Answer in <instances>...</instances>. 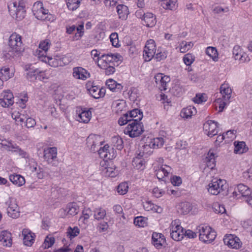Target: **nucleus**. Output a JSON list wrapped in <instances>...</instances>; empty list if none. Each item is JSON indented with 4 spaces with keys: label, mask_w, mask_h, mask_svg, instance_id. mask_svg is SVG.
<instances>
[{
    "label": "nucleus",
    "mask_w": 252,
    "mask_h": 252,
    "mask_svg": "<svg viewBox=\"0 0 252 252\" xmlns=\"http://www.w3.org/2000/svg\"><path fill=\"white\" fill-rule=\"evenodd\" d=\"M8 7L10 14L17 21H20L25 17L26 10L23 1L13 2Z\"/></svg>",
    "instance_id": "1"
},
{
    "label": "nucleus",
    "mask_w": 252,
    "mask_h": 252,
    "mask_svg": "<svg viewBox=\"0 0 252 252\" xmlns=\"http://www.w3.org/2000/svg\"><path fill=\"white\" fill-rule=\"evenodd\" d=\"M144 131L142 123L137 120H132L130 123L124 129V133L130 137H136L141 135Z\"/></svg>",
    "instance_id": "2"
},
{
    "label": "nucleus",
    "mask_w": 252,
    "mask_h": 252,
    "mask_svg": "<svg viewBox=\"0 0 252 252\" xmlns=\"http://www.w3.org/2000/svg\"><path fill=\"white\" fill-rule=\"evenodd\" d=\"M197 229L199 233V239L204 243H210L214 241L216 237V232L207 226H199Z\"/></svg>",
    "instance_id": "3"
},
{
    "label": "nucleus",
    "mask_w": 252,
    "mask_h": 252,
    "mask_svg": "<svg viewBox=\"0 0 252 252\" xmlns=\"http://www.w3.org/2000/svg\"><path fill=\"white\" fill-rule=\"evenodd\" d=\"M5 205L7 206V213L8 216L13 219L17 218L20 216L19 208L16 199L11 197H9L5 202Z\"/></svg>",
    "instance_id": "4"
},
{
    "label": "nucleus",
    "mask_w": 252,
    "mask_h": 252,
    "mask_svg": "<svg viewBox=\"0 0 252 252\" xmlns=\"http://www.w3.org/2000/svg\"><path fill=\"white\" fill-rule=\"evenodd\" d=\"M9 46L12 52L20 53L24 50L21 36L16 33H12L9 38Z\"/></svg>",
    "instance_id": "5"
},
{
    "label": "nucleus",
    "mask_w": 252,
    "mask_h": 252,
    "mask_svg": "<svg viewBox=\"0 0 252 252\" xmlns=\"http://www.w3.org/2000/svg\"><path fill=\"white\" fill-rule=\"evenodd\" d=\"M178 220L173 221L170 226L171 238L175 241H180L184 237V228L178 224Z\"/></svg>",
    "instance_id": "6"
},
{
    "label": "nucleus",
    "mask_w": 252,
    "mask_h": 252,
    "mask_svg": "<svg viewBox=\"0 0 252 252\" xmlns=\"http://www.w3.org/2000/svg\"><path fill=\"white\" fill-rule=\"evenodd\" d=\"M225 182L224 180L220 179L212 180L208 186V192L211 194L217 195L226 189V186L225 185Z\"/></svg>",
    "instance_id": "7"
},
{
    "label": "nucleus",
    "mask_w": 252,
    "mask_h": 252,
    "mask_svg": "<svg viewBox=\"0 0 252 252\" xmlns=\"http://www.w3.org/2000/svg\"><path fill=\"white\" fill-rule=\"evenodd\" d=\"M155 42L153 39H150L146 42L143 51V58L145 61L149 62L154 57L156 53Z\"/></svg>",
    "instance_id": "8"
},
{
    "label": "nucleus",
    "mask_w": 252,
    "mask_h": 252,
    "mask_svg": "<svg viewBox=\"0 0 252 252\" xmlns=\"http://www.w3.org/2000/svg\"><path fill=\"white\" fill-rule=\"evenodd\" d=\"M57 149L56 147H50L44 151V159L50 164L56 166L57 164Z\"/></svg>",
    "instance_id": "9"
},
{
    "label": "nucleus",
    "mask_w": 252,
    "mask_h": 252,
    "mask_svg": "<svg viewBox=\"0 0 252 252\" xmlns=\"http://www.w3.org/2000/svg\"><path fill=\"white\" fill-rule=\"evenodd\" d=\"M87 145L93 152L98 151L96 148L103 144V142L101 140L100 135L95 134H90L86 139Z\"/></svg>",
    "instance_id": "10"
},
{
    "label": "nucleus",
    "mask_w": 252,
    "mask_h": 252,
    "mask_svg": "<svg viewBox=\"0 0 252 252\" xmlns=\"http://www.w3.org/2000/svg\"><path fill=\"white\" fill-rule=\"evenodd\" d=\"M33 12L35 17L40 20H47L48 10L45 9L42 2L35 3L33 5Z\"/></svg>",
    "instance_id": "11"
},
{
    "label": "nucleus",
    "mask_w": 252,
    "mask_h": 252,
    "mask_svg": "<svg viewBox=\"0 0 252 252\" xmlns=\"http://www.w3.org/2000/svg\"><path fill=\"white\" fill-rule=\"evenodd\" d=\"M13 94L10 91H3L0 94V104L2 107L7 108L14 102Z\"/></svg>",
    "instance_id": "12"
},
{
    "label": "nucleus",
    "mask_w": 252,
    "mask_h": 252,
    "mask_svg": "<svg viewBox=\"0 0 252 252\" xmlns=\"http://www.w3.org/2000/svg\"><path fill=\"white\" fill-rule=\"evenodd\" d=\"M219 127V124L213 120H208L203 125V129L206 134L212 137L218 133L217 128Z\"/></svg>",
    "instance_id": "13"
},
{
    "label": "nucleus",
    "mask_w": 252,
    "mask_h": 252,
    "mask_svg": "<svg viewBox=\"0 0 252 252\" xmlns=\"http://www.w3.org/2000/svg\"><path fill=\"white\" fill-rule=\"evenodd\" d=\"M98 152L99 157L104 160H112L116 156L114 149H110L108 145H105L103 147L100 148Z\"/></svg>",
    "instance_id": "14"
},
{
    "label": "nucleus",
    "mask_w": 252,
    "mask_h": 252,
    "mask_svg": "<svg viewBox=\"0 0 252 252\" xmlns=\"http://www.w3.org/2000/svg\"><path fill=\"white\" fill-rule=\"evenodd\" d=\"M225 245L233 249H239L241 247V243L240 239L233 235H226L223 238Z\"/></svg>",
    "instance_id": "15"
},
{
    "label": "nucleus",
    "mask_w": 252,
    "mask_h": 252,
    "mask_svg": "<svg viewBox=\"0 0 252 252\" xmlns=\"http://www.w3.org/2000/svg\"><path fill=\"white\" fill-rule=\"evenodd\" d=\"M171 171V168L170 166L166 165H162L158 167V168L156 170V174L159 180L166 182L167 181V177Z\"/></svg>",
    "instance_id": "16"
},
{
    "label": "nucleus",
    "mask_w": 252,
    "mask_h": 252,
    "mask_svg": "<svg viewBox=\"0 0 252 252\" xmlns=\"http://www.w3.org/2000/svg\"><path fill=\"white\" fill-rule=\"evenodd\" d=\"M73 76L77 79L86 80L90 77V74L84 68L80 66L75 67L73 68Z\"/></svg>",
    "instance_id": "17"
},
{
    "label": "nucleus",
    "mask_w": 252,
    "mask_h": 252,
    "mask_svg": "<svg viewBox=\"0 0 252 252\" xmlns=\"http://www.w3.org/2000/svg\"><path fill=\"white\" fill-rule=\"evenodd\" d=\"M23 243L27 246H31L34 241L35 234L28 229H24L22 231Z\"/></svg>",
    "instance_id": "18"
},
{
    "label": "nucleus",
    "mask_w": 252,
    "mask_h": 252,
    "mask_svg": "<svg viewBox=\"0 0 252 252\" xmlns=\"http://www.w3.org/2000/svg\"><path fill=\"white\" fill-rule=\"evenodd\" d=\"M5 146L6 147V148L8 151L16 153L22 158H29V155L24 150H22L16 144H13L11 142H9L8 144L5 145Z\"/></svg>",
    "instance_id": "19"
},
{
    "label": "nucleus",
    "mask_w": 252,
    "mask_h": 252,
    "mask_svg": "<svg viewBox=\"0 0 252 252\" xmlns=\"http://www.w3.org/2000/svg\"><path fill=\"white\" fill-rule=\"evenodd\" d=\"M143 17V25L148 27H153L156 25V18L153 13L150 12L144 13Z\"/></svg>",
    "instance_id": "20"
},
{
    "label": "nucleus",
    "mask_w": 252,
    "mask_h": 252,
    "mask_svg": "<svg viewBox=\"0 0 252 252\" xmlns=\"http://www.w3.org/2000/svg\"><path fill=\"white\" fill-rule=\"evenodd\" d=\"M152 243L157 248H159L165 243V239L161 233L154 232L152 235Z\"/></svg>",
    "instance_id": "21"
},
{
    "label": "nucleus",
    "mask_w": 252,
    "mask_h": 252,
    "mask_svg": "<svg viewBox=\"0 0 252 252\" xmlns=\"http://www.w3.org/2000/svg\"><path fill=\"white\" fill-rule=\"evenodd\" d=\"M0 242L4 246L10 247L12 245L11 234L7 231H2L0 233Z\"/></svg>",
    "instance_id": "22"
},
{
    "label": "nucleus",
    "mask_w": 252,
    "mask_h": 252,
    "mask_svg": "<svg viewBox=\"0 0 252 252\" xmlns=\"http://www.w3.org/2000/svg\"><path fill=\"white\" fill-rule=\"evenodd\" d=\"M117 11L119 18L122 20H126L129 13L127 6L124 4L118 5L117 6Z\"/></svg>",
    "instance_id": "23"
},
{
    "label": "nucleus",
    "mask_w": 252,
    "mask_h": 252,
    "mask_svg": "<svg viewBox=\"0 0 252 252\" xmlns=\"http://www.w3.org/2000/svg\"><path fill=\"white\" fill-rule=\"evenodd\" d=\"M192 209L191 205L188 202H183L179 204L177 206V212L181 215L188 214Z\"/></svg>",
    "instance_id": "24"
},
{
    "label": "nucleus",
    "mask_w": 252,
    "mask_h": 252,
    "mask_svg": "<svg viewBox=\"0 0 252 252\" xmlns=\"http://www.w3.org/2000/svg\"><path fill=\"white\" fill-rule=\"evenodd\" d=\"M106 85L108 88L114 92H121L123 87L121 84L118 83L112 79H108L106 82Z\"/></svg>",
    "instance_id": "25"
},
{
    "label": "nucleus",
    "mask_w": 252,
    "mask_h": 252,
    "mask_svg": "<svg viewBox=\"0 0 252 252\" xmlns=\"http://www.w3.org/2000/svg\"><path fill=\"white\" fill-rule=\"evenodd\" d=\"M155 78L156 79V82L157 84H158V81H159L160 85V86L159 87L160 90H166V84L170 81L169 77L167 76H162V74H159L155 76Z\"/></svg>",
    "instance_id": "26"
},
{
    "label": "nucleus",
    "mask_w": 252,
    "mask_h": 252,
    "mask_svg": "<svg viewBox=\"0 0 252 252\" xmlns=\"http://www.w3.org/2000/svg\"><path fill=\"white\" fill-rule=\"evenodd\" d=\"M51 45V43L49 40L46 39L41 41L40 44H39V48L41 50L37 51L36 52H38V57H40L41 56H44L46 55V52L49 49L50 45Z\"/></svg>",
    "instance_id": "27"
},
{
    "label": "nucleus",
    "mask_w": 252,
    "mask_h": 252,
    "mask_svg": "<svg viewBox=\"0 0 252 252\" xmlns=\"http://www.w3.org/2000/svg\"><path fill=\"white\" fill-rule=\"evenodd\" d=\"M9 179L13 184L18 187H21L25 183V178L19 174H11L9 175Z\"/></svg>",
    "instance_id": "28"
},
{
    "label": "nucleus",
    "mask_w": 252,
    "mask_h": 252,
    "mask_svg": "<svg viewBox=\"0 0 252 252\" xmlns=\"http://www.w3.org/2000/svg\"><path fill=\"white\" fill-rule=\"evenodd\" d=\"M237 191H238L243 197L250 195L251 193L250 189L244 184H239L237 186V188L235 189V190L233 193L234 195L235 194L236 195H237Z\"/></svg>",
    "instance_id": "29"
},
{
    "label": "nucleus",
    "mask_w": 252,
    "mask_h": 252,
    "mask_svg": "<svg viewBox=\"0 0 252 252\" xmlns=\"http://www.w3.org/2000/svg\"><path fill=\"white\" fill-rule=\"evenodd\" d=\"M231 89L228 86L227 84H223L220 87V93L222 95L223 99L227 101L231 97Z\"/></svg>",
    "instance_id": "30"
},
{
    "label": "nucleus",
    "mask_w": 252,
    "mask_h": 252,
    "mask_svg": "<svg viewBox=\"0 0 252 252\" xmlns=\"http://www.w3.org/2000/svg\"><path fill=\"white\" fill-rule=\"evenodd\" d=\"M206 165L208 168L213 169L216 166L215 155L209 150L205 158Z\"/></svg>",
    "instance_id": "31"
},
{
    "label": "nucleus",
    "mask_w": 252,
    "mask_h": 252,
    "mask_svg": "<svg viewBox=\"0 0 252 252\" xmlns=\"http://www.w3.org/2000/svg\"><path fill=\"white\" fill-rule=\"evenodd\" d=\"M14 75L13 71L10 72L8 67H3L0 70V79L3 81H7L12 78Z\"/></svg>",
    "instance_id": "32"
},
{
    "label": "nucleus",
    "mask_w": 252,
    "mask_h": 252,
    "mask_svg": "<svg viewBox=\"0 0 252 252\" xmlns=\"http://www.w3.org/2000/svg\"><path fill=\"white\" fill-rule=\"evenodd\" d=\"M234 153L236 154H243L246 153L248 150V148L246 146L245 142L235 141L234 142Z\"/></svg>",
    "instance_id": "33"
},
{
    "label": "nucleus",
    "mask_w": 252,
    "mask_h": 252,
    "mask_svg": "<svg viewBox=\"0 0 252 252\" xmlns=\"http://www.w3.org/2000/svg\"><path fill=\"white\" fill-rule=\"evenodd\" d=\"M79 210V207L77 203L71 202L67 205L65 211H67L68 214L74 216L78 214Z\"/></svg>",
    "instance_id": "34"
},
{
    "label": "nucleus",
    "mask_w": 252,
    "mask_h": 252,
    "mask_svg": "<svg viewBox=\"0 0 252 252\" xmlns=\"http://www.w3.org/2000/svg\"><path fill=\"white\" fill-rule=\"evenodd\" d=\"M149 142V146L152 148H158L161 147L164 143L163 138L162 137H157L150 140Z\"/></svg>",
    "instance_id": "35"
},
{
    "label": "nucleus",
    "mask_w": 252,
    "mask_h": 252,
    "mask_svg": "<svg viewBox=\"0 0 252 252\" xmlns=\"http://www.w3.org/2000/svg\"><path fill=\"white\" fill-rule=\"evenodd\" d=\"M128 117L131 120H137L140 121L143 118V113L138 109H134L128 112Z\"/></svg>",
    "instance_id": "36"
},
{
    "label": "nucleus",
    "mask_w": 252,
    "mask_h": 252,
    "mask_svg": "<svg viewBox=\"0 0 252 252\" xmlns=\"http://www.w3.org/2000/svg\"><path fill=\"white\" fill-rule=\"evenodd\" d=\"M196 109L194 107L189 106L182 109L181 115L184 118L188 119L196 113Z\"/></svg>",
    "instance_id": "37"
},
{
    "label": "nucleus",
    "mask_w": 252,
    "mask_h": 252,
    "mask_svg": "<svg viewBox=\"0 0 252 252\" xmlns=\"http://www.w3.org/2000/svg\"><path fill=\"white\" fill-rule=\"evenodd\" d=\"M113 64H106L104 63H97V65L101 69H104V73L106 75H110L113 74L115 71V68Z\"/></svg>",
    "instance_id": "38"
},
{
    "label": "nucleus",
    "mask_w": 252,
    "mask_h": 252,
    "mask_svg": "<svg viewBox=\"0 0 252 252\" xmlns=\"http://www.w3.org/2000/svg\"><path fill=\"white\" fill-rule=\"evenodd\" d=\"M113 146L121 151L124 148V142L122 138L119 136H114L112 139Z\"/></svg>",
    "instance_id": "39"
},
{
    "label": "nucleus",
    "mask_w": 252,
    "mask_h": 252,
    "mask_svg": "<svg viewBox=\"0 0 252 252\" xmlns=\"http://www.w3.org/2000/svg\"><path fill=\"white\" fill-rule=\"evenodd\" d=\"M80 233V230L77 226L73 228L69 226L67 229V236L70 239L76 237Z\"/></svg>",
    "instance_id": "40"
},
{
    "label": "nucleus",
    "mask_w": 252,
    "mask_h": 252,
    "mask_svg": "<svg viewBox=\"0 0 252 252\" xmlns=\"http://www.w3.org/2000/svg\"><path fill=\"white\" fill-rule=\"evenodd\" d=\"M44 58L45 60H43L42 61L48 62V64L52 67H56L60 65L61 61L55 58L46 56V55L45 56Z\"/></svg>",
    "instance_id": "41"
},
{
    "label": "nucleus",
    "mask_w": 252,
    "mask_h": 252,
    "mask_svg": "<svg viewBox=\"0 0 252 252\" xmlns=\"http://www.w3.org/2000/svg\"><path fill=\"white\" fill-rule=\"evenodd\" d=\"M79 121L87 123L91 117V112L90 111H83L79 115Z\"/></svg>",
    "instance_id": "42"
},
{
    "label": "nucleus",
    "mask_w": 252,
    "mask_h": 252,
    "mask_svg": "<svg viewBox=\"0 0 252 252\" xmlns=\"http://www.w3.org/2000/svg\"><path fill=\"white\" fill-rule=\"evenodd\" d=\"M183 88L179 84H175L171 89V93L175 96H180L183 93Z\"/></svg>",
    "instance_id": "43"
},
{
    "label": "nucleus",
    "mask_w": 252,
    "mask_h": 252,
    "mask_svg": "<svg viewBox=\"0 0 252 252\" xmlns=\"http://www.w3.org/2000/svg\"><path fill=\"white\" fill-rule=\"evenodd\" d=\"M81 0H68L66 1V4L69 10L74 11L79 6Z\"/></svg>",
    "instance_id": "44"
},
{
    "label": "nucleus",
    "mask_w": 252,
    "mask_h": 252,
    "mask_svg": "<svg viewBox=\"0 0 252 252\" xmlns=\"http://www.w3.org/2000/svg\"><path fill=\"white\" fill-rule=\"evenodd\" d=\"M176 3L174 1L167 0L162 2L161 5L165 9L173 10L176 8Z\"/></svg>",
    "instance_id": "45"
},
{
    "label": "nucleus",
    "mask_w": 252,
    "mask_h": 252,
    "mask_svg": "<svg viewBox=\"0 0 252 252\" xmlns=\"http://www.w3.org/2000/svg\"><path fill=\"white\" fill-rule=\"evenodd\" d=\"M147 219L145 217L142 216L137 217L134 218V223L136 226L144 227L147 225Z\"/></svg>",
    "instance_id": "46"
},
{
    "label": "nucleus",
    "mask_w": 252,
    "mask_h": 252,
    "mask_svg": "<svg viewBox=\"0 0 252 252\" xmlns=\"http://www.w3.org/2000/svg\"><path fill=\"white\" fill-rule=\"evenodd\" d=\"M106 216V211L102 208H96L94 211V217L97 220L103 219Z\"/></svg>",
    "instance_id": "47"
},
{
    "label": "nucleus",
    "mask_w": 252,
    "mask_h": 252,
    "mask_svg": "<svg viewBox=\"0 0 252 252\" xmlns=\"http://www.w3.org/2000/svg\"><path fill=\"white\" fill-rule=\"evenodd\" d=\"M121 58V56H120L118 54H107V63L108 64H110L111 63H113L114 62H117L120 58Z\"/></svg>",
    "instance_id": "48"
},
{
    "label": "nucleus",
    "mask_w": 252,
    "mask_h": 252,
    "mask_svg": "<svg viewBox=\"0 0 252 252\" xmlns=\"http://www.w3.org/2000/svg\"><path fill=\"white\" fill-rule=\"evenodd\" d=\"M193 45L191 42H187L185 41H182L180 44V50L182 53H185L190 49Z\"/></svg>",
    "instance_id": "49"
},
{
    "label": "nucleus",
    "mask_w": 252,
    "mask_h": 252,
    "mask_svg": "<svg viewBox=\"0 0 252 252\" xmlns=\"http://www.w3.org/2000/svg\"><path fill=\"white\" fill-rule=\"evenodd\" d=\"M128 189L127 184L126 182H123L119 184L117 189L120 194L124 195L127 192Z\"/></svg>",
    "instance_id": "50"
},
{
    "label": "nucleus",
    "mask_w": 252,
    "mask_h": 252,
    "mask_svg": "<svg viewBox=\"0 0 252 252\" xmlns=\"http://www.w3.org/2000/svg\"><path fill=\"white\" fill-rule=\"evenodd\" d=\"M37 69H30L27 73V78L30 81H34L37 79Z\"/></svg>",
    "instance_id": "51"
},
{
    "label": "nucleus",
    "mask_w": 252,
    "mask_h": 252,
    "mask_svg": "<svg viewBox=\"0 0 252 252\" xmlns=\"http://www.w3.org/2000/svg\"><path fill=\"white\" fill-rule=\"evenodd\" d=\"M113 106L115 113L118 114L123 110V108L125 106V103L117 100L113 102Z\"/></svg>",
    "instance_id": "52"
},
{
    "label": "nucleus",
    "mask_w": 252,
    "mask_h": 252,
    "mask_svg": "<svg viewBox=\"0 0 252 252\" xmlns=\"http://www.w3.org/2000/svg\"><path fill=\"white\" fill-rule=\"evenodd\" d=\"M92 215V211L89 208L84 209L82 211V215L80 218V220H82L83 222L84 223H86V221H87L89 219L90 216H91Z\"/></svg>",
    "instance_id": "53"
},
{
    "label": "nucleus",
    "mask_w": 252,
    "mask_h": 252,
    "mask_svg": "<svg viewBox=\"0 0 252 252\" xmlns=\"http://www.w3.org/2000/svg\"><path fill=\"white\" fill-rule=\"evenodd\" d=\"M110 40L113 46L118 47L120 46L119 43L118 34L117 33H112L110 35Z\"/></svg>",
    "instance_id": "54"
},
{
    "label": "nucleus",
    "mask_w": 252,
    "mask_h": 252,
    "mask_svg": "<svg viewBox=\"0 0 252 252\" xmlns=\"http://www.w3.org/2000/svg\"><path fill=\"white\" fill-rule=\"evenodd\" d=\"M206 53L207 55L211 57L214 61H215V59L217 55V51L215 47H208L206 48Z\"/></svg>",
    "instance_id": "55"
},
{
    "label": "nucleus",
    "mask_w": 252,
    "mask_h": 252,
    "mask_svg": "<svg viewBox=\"0 0 252 252\" xmlns=\"http://www.w3.org/2000/svg\"><path fill=\"white\" fill-rule=\"evenodd\" d=\"M99 88L96 86H92L90 89H88L91 95L95 99L100 97V95H98L99 92Z\"/></svg>",
    "instance_id": "56"
},
{
    "label": "nucleus",
    "mask_w": 252,
    "mask_h": 252,
    "mask_svg": "<svg viewBox=\"0 0 252 252\" xmlns=\"http://www.w3.org/2000/svg\"><path fill=\"white\" fill-rule=\"evenodd\" d=\"M132 120L129 119L128 117V113H126L123 115V116L120 117L118 120V124L120 126H123L125 124L129 123H130Z\"/></svg>",
    "instance_id": "57"
},
{
    "label": "nucleus",
    "mask_w": 252,
    "mask_h": 252,
    "mask_svg": "<svg viewBox=\"0 0 252 252\" xmlns=\"http://www.w3.org/2000/svg\"><path fill=\"white\" fill-rule=\"evenodd\" d=\"M55 243V238L53 237L47 236L44 240L43 246L45 249L52 247Z\"/></svg>",
    "instance_id": "58"
},
{
    "label": "nucleus",
    "mask_w": 252,
    "mask_h": 252,
    "mask_svg": "<svg viewBox=\"0 0 252 252\" xmlns=\"http://www.w3.org/2000/svg\"><path fill=\"white\" fill-rule=\"evenodd\" d=\"M76 29L77 32L75 34V36L74 37V39L78 40L83 34L84 25L83 24L79 25L78 26V27H76Z\"/></svg>",
    "instance_id": "59"
},
{
    "label": "nucleus",
    "mask_w": 252,
    "mask_h": 252,
    "mask_svg": "<svg viewBox=\"0 0 252 252\" xmlns=\"http://www.w3.org/2000/svg\"><path fill=\"white\" fill-rule=\"evenodd\" d=\"M144 161L143 159L139 157H135L132 161V164L134 166L137 167V169H140L143 165Z\"/></svg>",
    "instance_id": "60"
},
{
    "label": "nucleus",
    "mask_w": 252,
    "mask_h": 252,
    "mask_svg": "<svg viewBox=\"0 0 252 252\" xmlns=\"http://www.w3.org/2000/svg\"><path fill=\"white\" fill-rule=\"evenodd\" d=\"M143 207L146 211H149L151 210H156L157 205H155L150 201H146L143 203Z\"/></svg>",
    "instance_id": "61"
},
{
    "label": "nucleus",
    "mask_w": 252,
    "mask_h": 252,
    "mask_svg": "<svg viewBox=\"0 0 252 252\" xmlns=\"http://www.w3.org/2000/svg\"><path fill=\"white\" fill-rule=\"evenodd\" d=\"M241 53L242 51L240 49V47L238 45L235 46L233 49V55L236 60L239 59Z\"/></svg>",
    "instance_id": "62"
},
{
    "label": "nucleus",
    "mask_w": 252,
    "mask_h": 252,
    "mask_svg": "<svg viewBox=\"0 0 252 252\" xmlns=\"http://www.w3.org/2000/svg\"><path fill=\"white\" fill-rule=\"evenodd\" d=\"M171 184L175 186H179L182 184V179L179 176H173L170 179Z\"/></svg>",
    "instance_id": "63"
},
{
    "label": "nucleus",
    "mask_w": 252,
    "mask_h": 252,
    "mask_svg": "<svg viewBox=\"0 0 252 252\" xmlns=\"http://www.w3.org/2000/svg\"><path fill=\"white\" fill-rule=\"evenodd\" d=\"M36 125V122L34 119L32 118H28L25 122V126L27 128L33 127Z\"/></svg>",
    "instance_id": "64"
}]
</instances>
